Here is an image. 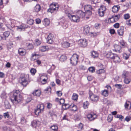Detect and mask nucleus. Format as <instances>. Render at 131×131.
<instances>
[{"label": "nucleus", "instance_id": "72a5a7b5", "mask_svg": "<svg viewBox=\"0 0 131 131\" xmlns=\"http://www.w3.org/2000/svg\"><path fill=\"white\" fill-rule=\"evenodd\" d=\"M67 58L65 55H62L60 57L59 60L60 61L63 62L65 61Z\"/></svg>", "mask_w": 131, "mask_h": 131}, {"label": "nucleus", "instance_id": "412c9836", "mask_svg": "<svg viewBox=\"0 0 131 131\" xmlns=\"http://www.w3.org/2000/svg\"><path fill=\"white\" fill-rule=\"evenodd\" d=\"M83 31L85 34H87L89 33L90 27L88 26L83 27Z\"/></svg>", "mask_w": 131, "mask_h": 131}, {"label": "nucleus", "instance_id": "13d9d810", "mask_svg": "<svg viewBox=\"0 0 131 131\" xmlns=\"http://www.w3.org/2000/svg\"><path fill=\"white\" fill-rule=\"evenodd\" d=\"M115 117L119 118L120 119H122L124 118L123 116L121 115H117L115 116Z\"/></svg>", "mask_w": 131, "mask_h": 131}, {"label": "nucleus", "instance_id": "6e6d98bb", "mask_svg": "<svg viewBox=\"0 0 131 131\" xmlns=\"http://www.w3.org/2000/svg\"><path fill=\"white\" fill-rule=\"evenodd\" d=\"M1 97L3 99H5L6 97V93L4 92H3L2 94L1 95Z\"/></svg>", "mask_w": 131, "mask_h": 131}, {"label": "nucleus", "instance_id": "de8ad7c7", "mask_svg": "<svg viewBox=\"0 0 131 131\" xmlns=\"http://www.w3.org/2000/svg\"><path fill=\"white\" fill-rule=\"evenodd\" d=\"M89 103L87 101L84 102L83 103V106L84 108H87L89 105Z\"/></svg>", "mask_w": 131, "mask_h": 131}, {"label": "nucleus", "instance_id": "c85d7f7f", "mask_svg": "<svg viewBox=\"0 0 131 131\" xmlns=\"http://www.w3.org/2000/svg\"><path fill=\"white\" fill-rule=\"evenodd\" d=\"M44 108V105L43 104H39L37 105V108L43 111Z\"/></svg>", "mask_w": 131, "mask_h": 131}, {"label": "nucleus", "instance_id": "3c124183", "mask_svg": "<svg viewBox=\"0 0 131 131\" xmlns=\"http://www.w3.org/2000/svg\"><path fill=\"white\" fill-rule=\"evenodd\" d=\"M108 21L110 23H114L115 22L113 16L111 17L108 19Z\"/></svg>", "mask_w": 131, "mask_h": 131}, {"label": "nucleus", "instance_id": "bf43d9fd", "mask_svg": "<svg viewBox=\"0 0 131 131\" xmlns=\"http://www.w3.org/2000/svg\"><path fill=\"white\" fill-rule=\"evenodd\" d=\"M129 17V15L128 14H126L124 15V18L125 19H128Z\"/></svg>", "mask_w": 131, "mask_h": 131}, {"label": "nucleus", "instance_id": "1a4fd4ad", "mask_svg": "<svg viewBox=\"0 0 131 131\" xmlns=\"http://www.w3.org/2000/svg\"><path fill=\"white\" fill-rule=\"evenodd\" d=\"M97 117L96 114L93 112H91L87 115V117L90 121H92L95 119Z\"/></svg>", "mask_w": 131, "mask_h": 131}, {"label": "nucleus", "instance_id": "473e14b6", "mask_svg": "<svg viewBox=\"0 0 131 131\" xmlns=\"http://www.w3.org/2000/svg\"><path fill=\"white\" fill-rule=\"evenodd\" d=\"M39 55L35 53L32 54L31 60L32 61H34L36 60V58Z\"/></svg>", "mask_w": 131, "mask_h": 131}, {"label": "nucleus", "instance_id": "864d4df0", "mask_svg": "<svg viewBox=\"0 0 131 131\" xmlns=\"http://www.w3.org/2000/svg\"><path fill=\"white\" fill-rule=\"evenodd\" d=\"M85 16L88 15L89 16H91L92 14V12L91 10L85 12Z\"/></svg>", "mask_w": 131, "mask_h": 131}, {"label": "nucleus", "instance_id": "dca6fc26", "mask_svg": "<svg viewBox=\"0 0 131 131\" xmlns=\"http://www.w3.org/2000/svg\"><path fill=\"white\" fill-rule=\"evenodd\" d=\"M77 15L79 17L83 18L85 16V14L84 12L81 10H79L77 12Z\"/></svg>", "mask_w": 131, "mask_h": 131}, {"label": "nucleus", "instance_id": "cd10ccee", "mask_svg": "<svg viewBox=\"0 0 131 131\" xmlns=\"http://www.w3.org/2000/svg\"><path fill=\"white\" fill-rule=\"evenodd\" d=\"M63 108L65 110H66L69 108H71V105L68 104H64L62 105Z\"/></svg>", "mask_w": 131, "mask_h": 131}, {"label": "nucleus", "instance_id": "c03bdc74", "mask_svg": "<svg viewBox=\"0 0 131 131\" xmlns=\"http://www.w3.org/2000/svg\"><path fill=\"white\" fill-rule=\"evenodd\" d=\"M120 44L123 47L126 46L127 45L126 42L123 40H121L120 41Z\"/></svg>", "mask_w": 131, "mask_h": 131}, {"label": "nucleus", "instance_id": "37998d69", "mask_svg": "<svg viewBox=\"0 0 131 131\" xmlns=\"http://www.w3.org/2000/svg\"><path fill=\"white\" fill-rule=\"evenodd\" d=\"M30 71L31 74L32 75H34L36 72V70L34 68H32L30 69Z\"/></svg>", "mask_w": 131, "mask_h": 131}, {"label": "nucleus", "instance_id": "9b49d317", "mask_svg": "<svg viewBox=\"0 0 131 131\" xmlns=\"http://www.w3.org/2000/svg\"><path fill=\"white\" fill-rule=\"evenodd\" d=\"M18 53L20 56H24L26 54V50L23 48H20L18 50Z\"/></svg>", "mask_w": 131, "mask_h": 131}, {"label": "nucleus", "instance_id": "a18cd8bd", "mask_svg": "<svg viewBox=\"0 0 131 131\" xmlns=\"http://www.w3.org/2000/svg\"><path fill=\"white\" fill-rule=\"evenodd\" d=\"M88 70L90 72L93 73L95 72V68L93 67H91L89 68Z\"/></svg>", "mask_w": 131, "mask_h": 131}, {"label": "nucleus", "instance_id": "c756f323", "mask_svg": "<svg viewBox=\"0 0 131 131\" xmlns=\"http://www.w3.org/2000/svg\"><path fill=\"white\" fill-rule=\"evenodd\" d=\"M5 106L6 109H9L11 107V106L9 102L6 101L4 102Z\"/></svg>", "mask_w": 131, "mask_h": 131}, {"label": "nucleus", "instance_id": "603ef678", "mask_svg": "<svg viewBox=\"0 0 131 131\" xmlns=\"http://www.w3.org/2000/svg\"><path fill=\"white\" fill-rule=\"evenodd\" d=\"M129 55L126 53H124L123 54V57L124 58L126 59H127L129 58Z\"/></svg>", "mask_w": 131, "mask_h": 131}, {"label": "nucleus", "instance_id": "f3484780", "mask_svg": "<svg viewBox=\"0 0 131 131\" xmlns=\"http://www.w3.org/2000/svg\"><path fill=\"white\" fill-rule=\"evenodd\" d=\"M114 47L115 48L114 50L116 52L119 53L121 52V48L120 46L117 45H114Z\"/></svg>", "mask_w": 131, "mask_h": 131}, {"label": "nucleus", "instance_id": "20e7f679", "mask_svg": "<svg viewBox=\"0 0 131 131\" xmlns=\"http://www.w3.org/2000/svg\"><path fill=\"white\" fill-rule=\"evenodd\" d=\"M29 79V75H24L21 77L20 79V83L23 87H25L28 84V80Z\"/></svg>", "mask_w": 131, "mask_h": 131}, {"label": "nucleus", "instance_id": "5701e85b", "mask_svg": "<svg viewBox=\"0 0 131 131\" xmlns=\"http://www.w3.org/2000/svg\"><path fill=\"white\" fill-rule=\"evenodd\" d=\"M45 77V76L42 75L40 78V81L43 84H45L46 83L47 79V78L46 79L44 78Z\"/></svg>", "mask_w": 131, "mask_h": 131}, {"label": "nucleus", "instance_id": "0eeeda50", "mask_svg": "<svg viewBox=\"0 0 131 131\" xmlns=\"http://www.w3.org/2000/svg\"><path fill=\"white\" fill-rule=\"evenodd\" d=\"M78 44L80 47H85L87 46L88 43L87 41L85 39H81L78 40Z\"/></svg>", "mask_w": 131, "mask_h": 131}, {"label": "nucleus", "instance_id": "7c9ffc66", "mask_svg": "<svg viewBox=\"0 0 131 131\" xmlns=\"http://www.w3.org/2000/svg\"><path fill=\"white\" fill-rule=\"evenodd\" d=\"M70 110L73 111H76L77 110V106L73 104H72L71 105Z\"/></svg>", "mask_w": 131, "mask_h": 131}, {"label": "nucleus", "instance_id": "6ab92c4d", "mask_svg": "<svg viewBox=\"0 0 131 131\" xmlns=\"http://www.w3.org/2000/svg\"><path fill=\"white\" fill-rule=\"evenodd\" d=\"M120 8L119 5H117L114 6L112 8V11L114 13L117 12Z\"/></svg>", "mask_w": 131, "mask_h": 131}, {"label": "nucleus", "instance_id": "58836bf2", "mask_svg": "<svg viewBox=\"0 0 131 131\" xmlns=\"http://www.w3.org/2000/svg\"><path fill=\"white\" fill-rule=\"evenodd\" d=\"M50 128L53 131H57L58 127L56 125H54L51 127Z\"/></svg>", "mask_w": 131, "mask_h": 131}, {"label": "nucleus", "instance_id": "b1692460", "mask_svg": "<svg viewBox=\"0 0 131 131\" xmlns=\"http://www.w3.org/2000/svg\"><path fill=\"white\" fill-rule=\"evenodd\" d=\"M124 106L126 109H129L131 108V103L129 101H127L125 103Z\"/></svg>", "mask_w": 131, "mask_h": 131}, {"label": "nucleus", "instance_id": "f257e3e1", "mask_svg": "<svg viewBox=\"0 0 131 131\" xmlns=\"http://www.w3.org/2000/svg\"><path fill=\"white\" fill-rule=\"evenodd\" d=\"M10 98L14 104L19 103L23 100V97L18 90H15L9 94Z\"/></svg>", "mask_w": 131, "mask_h": 131}, {"label": "nucleus", "instance_id": "ddd939ff", "mask_svg": "<svg viewBox=\"0 0 131 131\" xmlns=\"http://www.w3.org/2000/svg\"><path fill=\"white\" fill-rule=\"evenodd\" d=\"M17 29L19 31H21L22 30H24L25 29L27 28V26L26 25L24 24H22L20 26H17Z\"/></svg>", "mask_w": 131, "mask_h": 131}, {"label": "nucleus", "instance_id": "e2e57ef3", "mask_svg": "<svg viewBox=\"0 0 131 131\" xmlns=\"http://www.w3.org/2000/svg\"><path fill=\"white\" fill-rule=\"evenodd\" d=\"M57 94L59 96H60L62 95V93L60 91H58L56 92Z\"/></svg>", "mask_w": 131, "mask_h": 131}, {"label": "nucleus", "instance_id": "c9c22d12", "mask_svg": "<svg viewBox=\"0 0 131 131\" xmlns=\"http://www.w3.org/2000/svg\"><path fill=\"white\" fill-rule=\"evenodd\" d=\"M78 95L76 93H73L72 97V99L74 100H77L78 99Z\"/></svg>", "mask_w": 131, "mask_h": 131}, {"label": "nucleus", "instance_id": "680f3d73", "mask_svg": "<svg viewBox=\"0 0 131 131\" xmlns=\"http://www.w3.org/2000/svg\"><path fill=\"white\" fill-rule=\"evenodd\" d=\"M61 25L63 28L65 29L67 28L68 26V25L65 23H63Z\"/></svg>", "mask_w": 131, "mask_h": 131}, {"label": "nucleus", "instance_id": "49530a36", "mask_svg": "<svg viewBox=\"0 0 131 131\" xmlns=\"http://www.w3.org/2000/svg\"><path fill=\"white\" fill-rule=\"evenodd\" d=\"M9 32L8 31H7L3 33V35L5 37H7L9 36Z\"/></svg>", "mask_w": 131, "mask_h": 131}, {"label": "nucleus", "instance_id": "f03ea898", "mask_svg": "<svg viewBox=\"0 0 131 131\" xmlns=\"http://www.w3.org/2000/svg\"><path fill=\"white\" fill-rule=\"evenodd\" d=\"M107 58H109L113 60V62L116 63H119L121 61L120 57L117 54L112 52H108L106 55Z\"/></svg>", "mask_w": 131, "mask_h": 131}, {"label": "nucleus", "instance_id": "5fc2aeb1", "mask_svg": "<svg viewBox=\"0 0 131 131\" xmlns=\"http://www.w3.org/2000/svg\"><path fill=\"white\" fill-rule=\"evenodd\" d=\"M3 116L5 118H8L9 116L8 112H7L4 113Z\"/></svg>", "mask_w": 131, "mask_h": 131}, {"label": "nucleus", "instance_id": "2f4dec72", "mask_svg": "<svg viewBox=\"0 0 131 131\" xmlns=\"http://www.w3.org/2000/svg\"><path fill=\"white\" fill-rule=\"evenodd\" d=\"M27 22L28 24L30 25H32L34 23V20L32 19H31L30 17H28Z\"/></svg>", "mask_w": 131, "mask_h": 131}, {"label": "nucleus", "instance_id": "6e6552de", "mask_svg": "<svg viewBox=\"0 0 131 131\" xmlns=\"http://www.w3.org/2000/svg\"><path fill=\"white\" fill-rule=\"evenodd\" d=\"M106 10V8L105 6H101L98 10V14L99 16L101 17L103 16Z\"/></svg>", "mask_w": 131, "mask_h": 131}, {"label": "nucleus", "instance_id": "bb28decb", "mask_svg": "<svg viewBox=\"0 0 131 131\" xmlns=\"http://www.w3.org/2000/svg\"><path fill=\"white\" fill-rule=\"evenodd\" d=\"M71 45V44L68 42H64L62 44V46L64 48H67L69 47Z\"/></svg>", "mask_w": 131, "mask_h": 131}, {"label": "nucleus", "instance_id": "79ce46f5", "mask_svg": "<svg viewBox=\"0 0 131 131\" xmlns=\"http://www.w3.org/2000/svg\"><path fill=\"white\" fill-rule=\"evenodd\" d=\"M105 72V71L104 69H101L97 70L96 71V73L98 74H100L103 73H104Z\"/></svg>", "mask_w": 131, "mask_h": 131}, {"label": "nucleus", "instance_id": "f704fd0d", "mask_svg": "<svg viewBox=\"0 0 131 131\" xmlns=\"http://www.w3.org/2000/svg\"><path fill=\"white\" fill-rule=\"evenodd\" d=\"M128 74L129 72H128L126 71H124L122 74V77L124 78H125L128 76Z\"/></svg>", "mask_w": 131, "mask_h": 131}, {"label": "nucleus", "instance_id": "4c0bfd02", "mask_svg": "<svg viewBox=\"0 0 131 131\" xmlns=\"http://www.w3.org/2000/svg\"><path fill=\"white\" fill-rule=\"evenodd\" d=\"M115 22L117 21L120 17V15L119 14L117 15H115L113 16Z\"/></svg>", "mask_w": 131, "mask_h": 131}, {"label": "nucleus", "instance_id": "4468645a", "mask_svg": "<svg viewBox=\"0 0 131 131\" xmlns=\"http://www.w3.org/2000/svg\"><path fill=\"white\" fill-rule=\"evenodd\" d=\"M49 50V48L47 46H40L39 48V51L41 52H45Z\"/></svg>", "mask_w": 131, "mask_h": 131}, {"label": "nucleus", "instance_id": "774afa93", "mask_svg": "<svg viewBox=\"0 0 131 131\" xmlns=\"http://www.w3.org/2000/svg\"><path fill=\"white\" fill-rule=\"evenodd\" d=\"M112 120V117L111 115L108 116L107 118V120L109 122H110Z\"/></svg>", "mask_w": 131, "mask_h": 131}, {"label": "nucleus", "instance_id": "0e129e2a", "mask_svg": "<svg viewBox=\"0 0 131 131\" xmlns=\"http://www.w3.org/2000/svg\"><path fill=\"white\" fill-rule=\"evenodd\" d=\"M28 48L29 49H31L33 48V45L32 44H29L27 46Z\"/></svg>", "mask_w": 131, "mask_h": 131}, {"label": "nucleus", "instance_id": "423d86ee", "mask_svg": "<svg viewBox=\"0 0 131 131\" xmlns=\"http://www.w3.org/2000/svg\"><path fill=\"white\" fill-rule=\"evenodd\" d=\"M59 6L57 4H51L50 6V8L48 10V12H51V13H53L54 11L58 10Z\"/></svg>", "mask_w": 131, "mask_h": 131}, {"label": "nucleus", "instance_id": "9d476101", "mask_svg": "<svg viewBox=\"0 0 131 131\" xmlns=\"http://www.w3.org/2000/svg\"><path fill=\"white\" fill-rule=\"evenodd\" d=\"M89 98L91 101L94 102L97 101L98 100V96L92 94L91 95L89 94Z\"/></svg>", "mask_w": 131, "mask_h": 131}, {"label": "nucleus", "instance_id": "aec40b11", "mask_svg": "<svg viewBox=\"0 0 131 131\" xmlns=\"http://www.w3.org/2000/svg\"><path fill=\"white\" fill-rule=\"evenodd\" d=\"M91 56L93 58H97L98 57L99 53L96 51H93L91 52Z\"/></svg>", "mask_w": 131, "mask_h": 131}, {"label": "nucleus", "instance_id": "4d7b16f0", "mask_svg": "<svg viewBox=\"0 0 131 131\" xmlns=\"http://www.w3.org/2000/svg\"><path fill=\"white\" fill-rule=\"evenodd\" d=\"M79 68L81 70H84L86 69V67L82 65L80 66Z\"/></svg>", "mask_w": 131, "mask_h": 131}, {"label": "nucleus", "instance_id": "f8f14e48", "mask_svg": "<svg viewBox=\"0 0 131 131\" xmlns=\"http://www.w3.org/2000/svg\"><path fill=\"white\" fill-rule=\"evenodd\" d=\"M53 35L51 34H49L47 38V42L49 44L52 43L53 42Z\"/></svg>", "mask_w": 131, "mask_h": 131}, {"label": "nucleus", "instance_id": "a19ab883", "mask_svg": "<svg viewBox=\"0 0 131 131\" xmlns=\"http://www.w3.org/2000/svg\"><path fill=\"white\" fill-rule=\"evenodd\" d=\"M43 111L37 108L35 110V113L36 115H38L40 113H41Z\"/></svg>", "mask_w": 131, "mask_h": 131}, {"label": "nucleus", "instance_id": "393cba45", "mask_svg": "<svg viewBox=\"0 0 131 131\" xmlns=\"http://www.w3.org/2000/svg\"><path fill=\"white\" fill-rule=\"evenodd\" d=\"M43 24L46 26L49 25L50 24L49 19L47 18L45 19L43 22Z\"/></svg>", "mask_w": 131, "mask_h": 131}, {"label": "nucleus", "instance_id": "39448f33", "mask_svg": "<svg viewBox=\"0 0 131 131\" xmlns=\"http://www.w3.org/2000/svg\"><path fill=\"white\" fill-rule=\"evenodd\" d=\"M78 58L79 56L77 54H73L70 60L71 64L73 66L76 65L78 63Z\"/></svg>", "mask_w": 131, "mask_h": 131}, {"label": "nucleus", "instance_id": "69168bd1", "mask_svg": "<svg viewBox=\"0 0 131 131\" xmlns=\"http://www.w3.org/2000/svg\"><path fill=\"white\" fill-rule=\"evenodd\" d=\"M41 43V42L40 41H39L38 39H36V44L37 46L39 45Z\"/></svg>", "mask_w": 131, "mask_h": 131}, {"label": "nucleus", "instance_id": "ea45409f", "mask_svg": "<svg viewBox=\"0 0 131 131\" xmlns=\"http://www.w3.org/2000/svg\"><path fill=\"white\" fill-rule=\"evenodd\" d=\"M37 123L36 121H33L31 122V125L34 127L36 128L38 125L37 124Z\"/></svg>", "mask_w": 131, "mask_h": 131}, {"label": "nucleus", "instance_id": "8fccbe9b", "mask_svg": "<svg viewBox=\"0 0 131 131\" xmlns=\"http://www.w3.org/2000/svg\"><path fill=\"white\" fill-rule=\"evenodd\" d=\"M124 83L126 84H129L130 82V79L127 78H124Z\"/></svg>", "mask_w": 131, "mask_h": 131}, {"label": "nucleus", "instance_id": "4be33fe9", "mask_svg": "<svg viewBox=\"0 0 131 131\" xmlns=\"http://www.w3.org/2000/svg\"><path fill=\"white\" fill-rule=\"evenodd\" d=\"M84 9L85 12L92 10L93 9L92 6L90 5H85L84 6Z\"/></svg>", "mask_w": 131, "mask_h": 131}, {"label": "nucleus", "instance_id": "7ed1b4c3", "mask_svg": "<svg viewBox=\"0 0 131 131\" xmlns=\"http://www.w3.org/2000/svg\"><path fill=\"white\" fill-rule=\"evenodd\" d=\"M65 13L67 14V16L71 21L75 22H78L80 21V17L77 15H72L68 13V11L67 10H65Z\"/></svg>", "mask_w": 131, "mask_h": 131}, {"label": "nucleus", "instance_id": "338daca9", "mask_svg": "<svg viewBox=\"0 0 131 131\" xmlns=\"http://www.w3.org/2000/svg\"><path fill=\"white\" fill-rule=\"evenodd\" d=\"M101 24H95V28L96 29H98L100 28Z\"/></svg>", "mask_w": 131, "mask_h": 131}, {"label": "nucleus", "instance_id": "a878e982", "mask_svg": "<svg viewBox=\"0 0 131 131\" xmlns=\"http://www.w3.org/2000/svg\"><path fill=\"white\" fill-rule=\"evenodd\" d=\"M41 9V7L39 5H37L34 8V10L38 12Z\"/></svg>", "mask_w": 131, "mask_h": 131}, {"label": "nucleus", "instance_id": "e433bc0d", "mask_svg": "<svg viewBox=\"0 0 131 131\" xmlns=\"http://www.w3.org/2000/svg\"><path fill=\"white\" fill-rule=\"evenodd\" d=\"M102 94L104 96H106L108 95V91L106 90H104L102 91Z\"/></svg>", "mask_w": 131, "mask_h": 131}, {"label": "nucleus", "instance_id": "2eb2a0df", "mask_svg": "<svg viewBox=\"0 0 131 131\" xmlns=\"http://www.w3.org/2000/svg\"><path fill=\"white\" fill-rule=\"evenodd\" d=\"M124 27L122 26L120 27L119 29L117 30V33L119 35L122 36L123 35L124 33Z\"/></svg>", "mask_w": 131, "mask_h": 131}, {"label": "nucleus", "instance_id": "052dcab7", "mask_svg": "<svg viewBox=\"0 0 131 131\" xmlns=\"http://www.w3.org/2000/svg\"><path fill=\"white\" fill-rule=\"evenodd\" d=\"M64 101L65 100L64 99H61L59 101V103H60V104H62L63 105L64 102Z\"/></svg>", "mask_w": 131, "mask_h": 131}, {"label": "nucleus", "instance_id": "09e8293b", "mask_svg": "<svg viewBox=\"0 0 131 131\" xmlns=\"http://www.w3.org/2000/svg\"><path fill=\"white\" fill-rule=\"evenodd\" d=\"M114 86L117 89H122L123 88L122 85L118 84H116Z\"/></svg>", "mask_w": 131, "mask_h": 131}, {"label": "nucleus", "instance_id": "a211bd4d", "mask_svg": "<svg viewBox=\"0 0 131 131\" xmlns=\"http://www.w3.org/2000/svg\"><path fill=\"white\" fill-rule=\"evenodd\" d=\"M41 92L40 90H35L32 93V94L34 96H39L41 94Z\"/></svg>", "mask_w": 131, "mask_h": 131}]
</instances>
